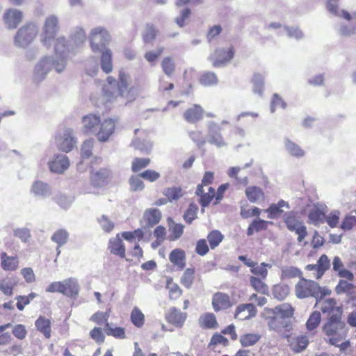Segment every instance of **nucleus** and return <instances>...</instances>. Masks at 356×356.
<instances>
[{"instance_id":"1","label":"nucleus","mask_w":356,"mask_h":356,"mask_svg":"<svg viewBox=\"0 0 356 356\" xmlns=\"http://www.w3.org/2000/svg\"><path fill=\"white\" fill-rule=\"evenodd\" d=\"M130 75L121 70L118 75V81L112 76H108L102 88V92L108 101L122 98L127 101L134 100L140 92L138 87L130 86Z\"/></svg>"},{"instance_id":"2","label":"nucleus","mask_w":356,"mask_h":356,"mask_svg":"<svg viewBox=\"0 0 356 356\" xmlns=\"http://www.w3.org/2000/svg\"><path fill=\"white\" fill-rule=\"evenodd\" d=\"M81 123L83 134H92L98 141L106 143L113 135L117 122L111 118L102 120L99 115L90 113L82 118Z\"/></svg>"},{"instance_id":"3","label":"nucleus","mask_w":356,"mask_h":356,"mask_svg":"<svg viewBox=\"0 0 356 356\" xmlns=\"http://www.w3.org/2000/svg\"><path fill=\"white\" fill-rule=\"evenodd\" d=\"M348 327L345 322L341 321V316H330L323 327V332L326 340L331 345H337L344 339L348 334Z\"/></svg>"},{"instance_id":"4","label":"nucleus","mask_w":356,"mask_h":356,"mask_svg":"<svg viewBox=\"0 0 356 356\" xmlns=\"http://www.w3.org/2000/svg\"><path fill=\"white\" fill-rule=\"evenodd\" d=\"M38 33V24L33 21L27 22L16 31L13 43L17 48L26 49L35 41Z\"/></svg>"},{"instance_id":"5","label":"nucleus","mask_w":356,"mask_h":356,"mask_svg":"<svg viewBox=\"0 0 356 356\" xmlns=\"http://www.w3.org/2000/svg\"><path fill=\"white\" fill-rule=\"evenodd\" d=\"M52 68L57 73H61L65 69V60H56L50 56L42 57L35 66L33 72L34 80L37 82L43 81Z\"/></svg>"},{"instance_id":"6","label":"nucleus","mask_w":356,"mask_h":356,"mask_svg":"<svg viewBox=\"0 0 356 356\" xmlns=\"http://www.w3.org/2000/svg\"><path fill=\"white\" fill-rule=\"evenodd\" d=\"M60 31V21L54 14L47 16L42 23L40 40L42 44L47 48L50 47L53 41Z\"/></svg>"},{"instance_id":"7","label":"nucleus","mask_w":356,"mask_h":356,"mask_svg":"<svg viewBox=\"0 0 356 356\" xmlns=\"http://www.w3.org/2000/svg\"><path fill=\"white\" fill-rule=\"evenodd\" d=\"M295 293L298 298H306L310 296L318 298L319 296H325L330 293V291L321 288L314 281L301 279L295 286Z\"/></svg>"},{"instance_id":"8","label":"nucleus","mask_w":356,"mask_h":356,"mask_svg":"<svg viewBox=\"0 0 356 356\" xmlns=\"http://www.w3.org/2000/svg\"><path fill=\"white\" fill-rule=\"evenodd\" d=\"M90 49L92 52L97 53L100 50L107 48L111 40L108 31L102 26L92 29L88 36Z\"/></svg>"},{"instance_id":"9","label":"nucleus","mask_w":356,"mask_h":356,"mask_svg":"<svg viewBox=\"0 0 356 356\" xmlns=\"http://www.w3.org/2000/svg\"><path fill=\"white\" fill-rule=\"evenodd\" d=\"M56 147L63 152H71L77 143L76 138L70 128L63 127L58 129L54 135Z\"/></svg>"},{"instance_id":"10","label":"nucleus","mask_w":356,"mask_h":356,"mask_svg":"<svg viewBox=\"0 0 356 356\" xmlns=\"http://www.w3.org/2000/svg\"><path fill=\"white\" fill-rule=\"evenodd\" d=\"M53 42H54V49L56 55L55 59L64 60L65 67L70 56L74 54L76 52L75 47L70 41H67L64 36L56 38Z\"/></svg>"},{"instance_id":"11","label":"nucleus","mask_w":356,"mask_h":356,"mask_svg":"<svg viewBox=\"0 0 356 356\" xmlns=\"http://www.w3.org/2000/svg\"><path fill=\"white\" fill-rule=\"evenodd\" d=\"M234 55V48L232 44L225 47L218 48L209 56V60L214 67H222L231 61Z\"/></svg>"},{"instance_id":"12","label":"nucleus","mask_w":356,"mask_h":356,"mask_svg":"<svg viewBox=\"0 0 356 356\" xmlns=\"http://www.w3.org/2000/svg\"><path fill=\"white\" fill-rule=\"evenodd\" d=\"M284 221L287 228L295 232L298 235V242H301L307 236L306 227L298 220L293 211H289L284 214Z\"/></svg>"},{"instance_id":"13","label":"nucleus","mask_w":356,"mask_h":356,"mask_svg":"<svg viewBox=\"0 0 356 356\" xmlns=\"http://www.w3.org/2000/svg\"><path fill=\"white\" fill-rule=\"evenodd\" d=\"M24 17V13L21 10L11 8L5 10L2 16V20L6 29L13 30L22 22Z\"/></svg>"},{"instance_id":"14","label":"nucleus","mask_w":356,"mask_h":356,"mask_svg":"<svg viewBox=\"0 0 356 356\" xmlns=\"http://www.w3.org/2000/svg\"><path fill=\"white\" fill-rule=\"evenodd\" d=\"M262 316L267 321L269 330L277 333H282L284 329L288 327L286 321L275 315L270 308H265L262 312Z\"/></svg>"},{"instance_id":"15","label":"nucleus","mask_w":356,"mask_h":356,"mask_svg":"<svg viewBox=\"0 0 356 356\" xmlns=\"http://www.w3.org/2000/svg\"><path fill=\"white\" fill-rule=\"evenodd\" d=\"M47 165L51 172L61 175L69 168L70 162L65 154H57L48 161Z\"/></svg>"},{"instance_id":"16","label":"nucleus","mask_w":356,"mask_h":356,"mask_svg":"<svg viewBox=\"0 0 356 356\" xmlns=\"http://www.w3.org/2000/svg\"><path fill=\"white\" fill-rule=\"evenodd\" d=\"M346 22L341 23L338 31L342 35H351L356 33V15H350L345 10H341V16Z\"/></svg>"},{"instance_id":"17","label":"nucleus","mask_w":356,"mask_h":356,"mask_svg":"<svg viewBox=\"0 0 356 356\" xmlns=\"http://www.w3.org/2000/svg\"><path fill=\"white\" fill-rule=\"evenodd\" d=\"M208 129V143L216 145L217 147H222L226 145V143L222 138L219 124L213 121H210L207 124Z\"/></svg>"},{"instance_id":"18","label":"nucleus","mask_w":356,"mask_h":356,"mask_svg":"<svg viewBox=\"0 0 356 356\" xmlns=\"http://www.w3.org/2000/svg\"><path fill=\"white\" fill-rule=\"evenodd\" d=\"M319 299L317 298L316 305L321 309L322 312L328 314L330 316H341L342 309L339 306L337 305L336 301L332 298L323 299V296H320Z\"/></svg>"},{"instance_id":"19","label":"nucleus","mask_w":356,"mask_h":356,"mask_svg":"<svg viewBox=\"0 0 356 356\" xmlns=\"http://www.w3.org/2000/svg\"><path fill=\"white\" fill-rule=\"evenodd\" d=\"M257 310L252 303L241 304L237 306L234 317L241 321L250 319L257 315Z\"/></svg>"},{"instance_id":"20","label":"nucleus","mask_w":356,"mask_h":356,"mask_svg":"<svg viewBox=\"0 0 356 356\" xmlns=\"http://www.w3.org/2000/svg\"><path fill=\"white\" fill-rule=\"evenodd\" d=\"M136 137L132 141V146L142 152L149 153L152 148V143L150 140L144 138L145 132L143 130L136 129Z\"/></svg>"},{"instance_id":"21","label":"nucleus","mask_w":356,"mask_h":356,"mask_svg":"<svg viewBox=\"0 0 356 356\" xmlns=\"http://www.w3.org/2000/svg\"><path fill=\"white\" fill-rule=\"evenodd\" d=\"M30 193L35 197L44 199L51 195V188L48 184L37 180L31 186Z\"/></svg>"},{"instance_id":"22","label":"nucleus","mask_w":356,"mask_h":356,"mask_svg":"<svg viewBox=\"0 0 356 356\" xmlns=\"http://www.w3.org/2000/svg\"><path fill=\"white\" fill-rule=\"evenodd\" d=\"M212 306L215 312H219L229 308L232 302L227 294L218 292L213 296Z\"/></svg>"},{"instance_id":"23","label":"nucleus","mask_w":356,"mask_h":356,"mask_svg":"<svg viewBox=\"0 0 356 356\" xmlns=\"http://www.w3.org/2000/svg\"><path fill=\"white\" fill-rule=\"evenodd\" d=\"M97 53L101 54L100 56V65L101 69L106 74H109L112 72L113 65V53L109 48H105Z\"/></svg>"},{"instance_id":"24","label":"nucleus","mask_w":356,"mask_h":356,"mask_svg":"<svg viewBox=\"0 0 356 356\" xmlns=\"http://www.w3.org/2000/svg\"><path fill=\"white\" fill-rule=\"evenodd\" d=\"M283 208L289 209H290V206L287 202L280 200L277 203L270 204L269 207L264 210V211L268 213V218L276 219L283 213Z\"/></svg>"},{"instance_id":"25","label":"nucleus","mask_w":356,"mask_h":356,"mask_svg":"<svg viewBox=\"0 0 356 356\" xmlns=\"http://www.w3.org/2000/svg\"><path fill=\"white\" fill-rule=\"evenodd\" d=\"M62 282L63 284V295L71 298H74L78 296L80 286L76 278L70 277Z\"/></svg>"},{"instance_id":"26","label":"nucleus","mask_w":356,"mask_h":356,"mask_svg":"<svg viewBox=\"0 0 356 356\" xmlns=\"http://www.w3.org/2000/svg\"><path fill=\"white\" fill-rule=\"evenodd\" d=\"M245 193L248 200L252 203L264 202L266 199L264 191L259 186H248Z\"/></svg>"},{"instance_id":"27","label":"nucleus","mask_w":356,"mask_h":356,"mask_svg":"<svg viewBox=\"0 0 356 356\" xmlns=\"http://www.w3.org/2000/svg\"><path fill=\"white\" fill-rule=\"evenodd\" d=\"M167 320L169 323L177 327H181L186 318V314L181 312L177 308H171L168 314Z\"/></svg>"},{"instance_id":"28","label":"nucleus","mask_w":356,"mask_h":356,"mask_svg":"<svg viewBox=\"0 0 356 356\" xmlns=\"http://www.w3.org/2000/svg\"><path fill=\"white\" fill-rule=\"evenodd\" d=\"M203 115L204 111L202 108L200 106L195 104L184 112V117L188 122L194 123L201 120Z\"/></svg>"},{"instance_id":"29","label":"nucleus","mask_w":356,"mask_h":356,"mask_svg":"<svg viewBox=\"0 0 356 356\" xmlns=\"http://www.w3.org/2000/svg\"><path fill=\"white\" fill-rule=\"evenodd\" d=\"M161 218V211L156 208L147 209L143 215V219L147 227H152L159 222Z\"/></svg>"},{"instance_id":"30","label":"nucleus","mask_w":356,"mask_h":356,"mask_svg":"<svg viewBox=\"0 0 356 356\" xmlns=\"http://www.w3.org/2000/svg\"><path fill=\"white\" fill-rule=\"evenodd\" d=\"M284 144L286 152L290 156L296 158H302L305 156V150L293 141L289 139H285Z\"/></svg>"},{"instance_id":"31","label":"nucleus","mask_w":356,"mask_h":356,"mask_svg":"<svg viewBox=\"0 0 356 356\" xmlns=\"http://www.w3.org/2000/svg\"><path fill=\"white\" fill-rule=\"evenodd\" d=\"M200 326L204 329H215L218 327V322L213 313L207 312L202 314L198 320Z\"/></svg>"},{"instance_id":"32","label":"nucleus","mask_w":356,"mask_h":356,"mask_svg":"<svg viewBox=\"0 0 356 356\" xmlns=\"http://www.w3.org/2000/svg\"><path fill=\"white\" fill-rule=\"evenodd\" d=\"M169 259L172 264L179 269H183L186 266L185 252L181 249L173 250L169 255Z\"/></svg>"},{"instance_id":"33","label":"nucleus","mask_w":356,"mask_h":356,"mask_svg":"<svg viewBox=\"0 0 356 356\" xmlns=\"http://www.w3.org/2000/svg\"><path fill=\"white\" fill-rule=\"evenodd\" d=\"M86 35L85 31L81 27H76L70 35V42L73 44L76 50L86 41Z\"/></svg>"},{"instance_id":"34","label":"nucleus","mask_w":356,"mask_h":356,"mask_svg":"<svg viewBox=\"0 0 356 356\" xmlns=\"http://www.w3.org/2000/svg\"><path fill=\"white\" fill-rule=\"evenodd\" d=\"M109 248L111 253L118 255L121 257H124L125 247L124 245L123 241L119 238L118 234L110 240Z\"/></svg>"},{"instance_id":"35","label":"nucleus","mask_w":356,"mask_h":356,"mask_svg":"<svg viewBox=\"0 0 356 356\" xmlns=\"http://www.w3.org/2000/svg\"><path fill=\"white\" fill-rule=\"evenodd\" d=\"M19 260L16 257H10L6 253L1 254V268L4 270L13 271L18 268Z\"/></svg>"},{"instance_id":"36","label":"nucleus","mask_w":356,"mask_h":356,"mask_svg":"<svg viewBox=\"0 0 356 356\" xmlns=\"http://www.w3.org/2000/svg\"><path fill=\"white\" fill-rule=\"evenodd\" d=\"M196 194L200 196V204L205 207L209 204L215 195V190L212 187L209 188V192L204 193L202 185H198L196 190Z\"/></svg>"},{"instance_id":"37","label":"nucleus","mask_w":356,"mask_h":356,"mask_svg":"<svg viewBox=\"0 0 356 356\" xmlns=\"http://www.w3.org/2000/svg\"><path fill=\"white\" fill-rule=\"evenodd\" d=\"M35 327L47 339L51 337V321L43 316L39 317L35 321Z\"/></svg>"},{"instance_id":"38","label":"nucleus","mask_w":356,"mask_h":356,"mask_svg":"<svg viewBox=\"0 0 356 356\" xmlns=\"http://www.w3.org/2000/svg\"><path fill=\"white\" fill-rule=\"evenodd\" d=\"M273 314L276 316H280L284 319L286 318L291 317L293 314V309L289 304L284 303L279 306L275 307L274 309H271Z\"/></svg>"},{"instance_id":"39","label":"nucleus","mask_w":356,"mask_h":356,"mask_svg":"<svg viewBox=\"0 0 356 356\" xmlns=\"http://www.w3.org/2000/svg\"><path fill=\"white\" fill-rule=\"evenodd\" d=\"M109 176V172L106 169H101L90 176V181L92 184L100 187L103 186Z\"/></svg>"},{"instance_id":"40","label":"nucleus","mask_w":356,"mask_h":356,"mask_svg":"<svg viewBox=\"0 0 356 356\" xmlns=\"http://www.w3.org/2000/svg\"><path fill=\"white\" fill-rule=\"evenodd\" d=\"M252 83L253 92L259 96H261L264 91V75L261 73L254 74Z\"/></svg>"},{"instance_id":"41","label":"nucleus","mask_w":356,"mask_h":356,"mask_svg":"<svg viewBox=\"0 0 356 356\" xmlns=\"http://www.w3.org/2000/svg\"><path fill=\"white\" fill-rule=\"evenodd\" d=\"M325 214L323 209L314 207L309 213V219L314 224L323 223L325 221Z\"/></svg>"},{"instance_id":"42","label":"nucleus","mask_w":356,"mask_h":356,"mask_svg":"<svg viewBox=\"0 0 356 356\" xmlns=\"http://www.w3.org/2000/svg\"><path fill=\"white\" fill-rule=\"evenodd\" d=\"M130 318L131 323L137 327H141L145 323V315L137 307L132 309Z\"/></svg>"},{"instance_id":"43","label":"nucleus","mask_w":356,"mask_h":356,"mask_svg":"<svg viewBox=\"0 0 356 356\" xmlns=\"http://www.w3.org/2000/svg\"><path fill=\"white\" fill-rule=\"evenodd\" d=\"M250 284L251 286L258 293L262 294H268V287L266 283H264L261 279L251 276L250 277Z\"/></svg>"},{"instance_id":"44","label":"nucleus","mask_w":356,"mask_h":356,"mask_svg":"<svg viewBox=\"0 0 356 356\" xmlns=\"http://www.w3.org/2000/svg\"><path fill=\"white\" fill-rule=\"evenodd\" d=\"M308 342L309 340L306 336L300 335L293 339L291 346L294 351L299 353L306 348Z\"/></svg>"},{"instance_id":"45","label":"nucleus","mask_w":356,"mask_h":356,"mask_svg":"<svg viewBox=\"0 0 356 356\" xmlns=\"http://www.w3.org/2000/svg\"><path fill=\"white\" fill-rule=\"evenodd\" d=\"M289 293V288L286 284H277L273 288V296L279 300H284Z\"/></svg>"},{"instance_id":"46","label":"nucleus","mask_w":356,"mask_h":356,"mask_svg":"<svg viewBox=\"0 0 356 356\" xmlns=\"http://www.w3.org/2000/svg\"><path fill=\"white\" fill-rule=\"evenodd\" d=\"M15 281L12 277H6L0 282V291L6 296H12Z\"/></svg>"},{"instance_id":"47","label":"nucleus","mask_w":356,"mask_h":356,"mask_svg":"<svg viewBox=\"0 0 356 356\" xmlns=\"http://www.w3.org/2000/svg\"><path fill=\"white\" fill-rule=\"evenodd\" d=\"M261 338L259 334L248 333L244 334L240 337V342L243 346H251L254 345Z\"/></svg>"},{"instance_id":"48","label":"nucleus","mask_w":356,"mask_h":356,"mask_svg":"<svg viewBox=\"0 0 356 356\" xmlns=\"http://www.w3.org/2000/svg\"><path fill=\"white\" fill-rule=\"evenodd\" d=\"M97 220L104 232H111L115 227L114 222L106 215L98 217Z\"/></svg>"},{"instance_id":"49","label":"nucleus","mask_w":356,"mask_h":356,"mask_svg":"<svg viewBox=\"0 0 356 356\" xmlns=\"http://www.w3.org/2000/svg\"><path fill=\"white\" fill-rule=\"evenodd\" d=\"M169 231L171 232L169 238L171 241H175L181 237L184 232V226L181 224L172 222L169 225Z\"/></svg>"},{"instance_id":"50","label":"nucleus","mask_w":356,"mask_h":356,"mask_svg":"<svg viewBox=\"0 0 356 356\" xmlns=\"http://www.w3.org/2000/svg\"><path fill=\"white\" fill-rule=\"evenodd\" d=\"M266 267L270 268L271 266L266 263H261L259 265L254 263V266H252L250 271L253 274L260 276L261 279L264 280L268 275V270Z\"/></svg>"},{"instance_id":"51","label":"nucleus","mask_w":356,"mask_h":356,"mask_svg":"<svg viewBox=\"0 0 356 356\" xmlns=\"http://www.w3.org/2000/svg\"><path fill=\"white\" fill-rule=\"evenodd\" d=\"M194 268H186L181 278V283L186 288L190 289L194 281Z\"/></svg>"},{"instance_id":"52","label":"nucleus","mask_w":356,"mask_h":356,"mask_svg":"<svg viewBox=\"0 0 356 356\" xmlns=\"http://www.w3.org/2000/svg\"><path fill=\"white\" fill-rule=\"evenodd\" d=\"M207 239L211 248L214 249L222 241L223 235L219 231L213 230L208 234Z\"/></svg>"},{"instance_id":"53","label":"nucleus","mask_w":356,"mask_h":356,"mask_svg":"<svg viewBox=\"0 0 356 356\" xmlns=\"http://www.w3.org/2000/svg\"><path fill=\"white\" fill-rule=\"evenodd\" d=\"M68 233L65 229H58L52 235L51 240L58 244V248L66 243Z\"/></svg>"},{"instance_id":"54","label":"nucleus","mask_w":356,"mask_h":356,"mask_svg":"<svg viewBox=\"0 0 356 356\" xmlns=\"http://www.w3.org/2000/svg\"><path fill=\"white\" fill-rule=\"evenodd\" d=\"M167 288L169 290V296L170 299L176 300L181 296V289L177 284L174 283L171 280H168Z\"/></svg>"},{"instance_id":"55","label":"nucleus","mask_w":356,"mask_h":356,"mask_svg":"<svg viewBox=\"0 0 356 356\" xmlns=\"http://www.w3.org/2000/svg\"><path fill=\"white\" fill-rule=\"evenodd\" d=\"M150 163L149 158H135L131 164V170L134 172H139Z\"/></svg>"},{"instance_id":"56","label":"nucleus","mask_w":356,"mask_h":356,"mask_svg":"<svg viewBox=\"0 0 356 356\" xmlns=\"http://www.w3.org/2000/svg\"><path fill=\"white\" fill-rule=\"evenodd\" d=\"M37 296L35 293H31L28 296H19L16 297L17 300V307L19 311H22L25 306L29 305L30 302Z\"/></svg>"},{"instance_id":"57","label":"nucleus","mask_w":356,"mask_h":356,"mask_svg":"<svg viewBox=\"0 0 356 356\" xmlns=\"http://www.w3.org/2000/svg\"><path fill=\"white\" fill-rule=\"evenodd\" d=\"M94 143L95 141L93 139H88L83 143L81 149V155L82 159H88L91 156Z\"/></svg>"},{"instance_id":"58","label":"nucleus","mask_w":356,"mask_h":356,"mask_svg":"<svg viewBox=\"0 0 356 356\" xmlns=\"http://www.w3.org/2000/svg\"><path fill=\"white\" fill-rule=\"evenodd\" d=\"M318 274L316 275L319 279L330 266V260L325 254H323L318 261Z\"/></svg>"},{"instance_id":"59","label":"nucleus","mask_w":356,"mask_h":356,"mask_svg":"<svg viewBox=\"0 0 356 356\" xmlns=\"http://www.w3.org/2000/svg\"><path fill=\"white\" fill-rule=\"evenodd\" d=\"M201 84L210 86L217 83L218 79L216 75L213 72H205L202 74L200 79Z\"/></svg>"},{"instance_id":"60","label":"nucleus","mask_w":356,"mask_h":356,"mask_svg":"<svg viewBox=\"0 0 356 356\" xmlns=\"http://www.w3.org/2000/svg\"><path fill=\"white\" fill-rule=\"evenodd\" d=\"M138 176H132L129 179L130 189L131 191H141L145 188V184Z\"/></svg>"},{"instance_id":"61","label":"nucleus","mask_w":356,"mask_h":356,"mask_svg":"<svg viewBox=\"0 0 356 356\" xmlns=\"http://www.w3.org/2000/svg\"><path fill=\"white\" fill-rule=\"evenodd\" d=\"M105 332L107 335H111L118 339H124L126 337L124 328L120 327H112L107 323Z\"/></svg>"},{"instance_id":"62","label":"nucleus","mask_w":356,"mask_h":356,"mask_svg":"<svg viewBox=\"0 0 356 356\" xmlns=\"http://www.w3.org/2000/svg\"><path fill=\"white\" fill-rule=\"evenodd\" d=\"M341 212L339 210L331 211L327 216H325V221L331 227H336L339 222Z\"/></svg>"},{"instance_id":"63","label":"nucleus","mask_w":356,"mask_h":356,"mask_svg":"<svg viewBox=\"0 0 356 356\" xmlns=\"http://www.w3.org/2000/svg\"><path fill=\"white\" fill-rule=\"evenodd\" d=\"M321 322V314L318 312H313L307 322V328L309 330H312L315 329Z\"/></svg>"},{"instance_id":"64","label":"nucleus","mask_w":356,"mask_h":356,"mask_svg":"<svg viewBox=\"0 0 356 356\" xmlns=\"http://www.w3.org/2000/svg\"><path fill=\"white\" fill-rule=\"evenodd\" d=\"M140 177L147 181H149L150 182H154L160 178L161 175L159 172H158L155 170H146L140 174Z\"/></svg>"}]
</instances>
